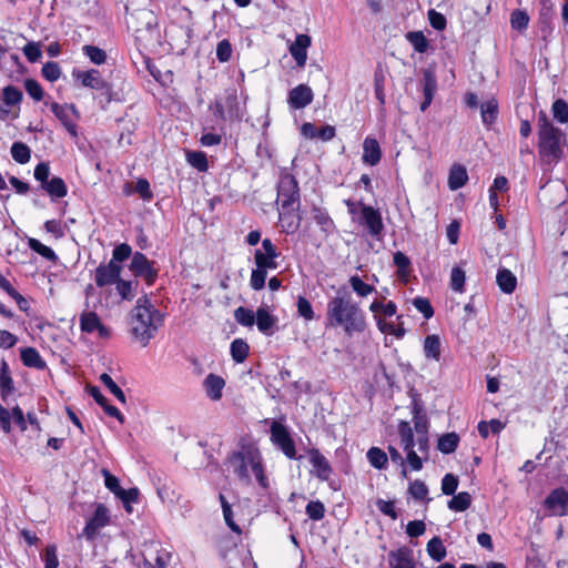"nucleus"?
I'll return each instance as SVG.
<instances>
[{
	"mask_svg": "<svg viewBox=\"0 0 568 568\" xmlns=\"http://www.w3.org/2000/svg\"><path fill=\"white\" fill-rule=\"evenodd\" d=\"M326 321L327 326L342 327L349 336L363 332L366 326L364 312L348 294H338L329 300Z\"/></svg>",
	"mask_w": 568,
	"mask_h": 568,
	"instance_id": "nucleus-1",
	"label": "nucleus"
},
{
	"mask_svg": "<svg viewBox=\"0 0 568 568\" xmlns=\"http://www.w3.org/2000/svg\"><path fill=\"white\" fill-rule=\"evenodd\" d=\"M129 325L133 338L145 347L163 325V314L144 295L131 311Z\"/></svg>",
	"mask_w": 568,
	"mask_h": 568,
	"instance_id": "nucleus-2",
	"label": "nucleus"
},
{
	"mask_svg": "<svg viewBox=\"0 0 568 568\" xmlns=\"http://www.w3.org/2000/svg\"><path fill=\"white\" fill-rule=\"evenodd\" d=\"M538 140L539 154L547 161H556L561 156L566 135L554 126L545 112L538 115Z\"/></svg>",
	"mask_w": 568,
	"mask_h": 568,
	"instance_id": "nucleus-3",
	"label": "nucleus"
},
{
	"mask_svg": "<svg viewBox=\"0 0 568 568\" xmlns=\"http://www.w3.org/2000/svg\"><path fill=\"white\" fill-rule=\"evenodd\" d=\"M398 433L400 436V444L403 449L407 453V462L412 469L420 470L423 467L422 457L416 454L414 446L417 445L418 450L423 454L424 458L428 457V435L417 436L414 440L413 429L408 422L402 420L398 425Z\"/></svg>",
	"mask_w": 568,
	"mask_h": 568,
	"instance_id": "nucleus-4",
	"label": "nucleus"
},
{
	"mask_svg": "<svg viewBox=\"0 0 568 568\" xmlns=\"http://www.w3.org/2000/svg\"><path fill=\"white\" fill-rule=\"evenodd\" d=\"M277 203L280 205V216L286 220V213L296 211L300 205V190L295 178L290 173L282 174L277 186Z\"/></svg>",
	"mask_w": 568,
	"mask_h": 568,
	"instance_id": "nucleus-5",
	"label": "nucleus"
},
{
	"mask_svg": "<svg viewBox=\"0 0 568 568\" xmlns=\"http://www.w3.org/2000/svg\"><path fill=\"white\" fill-rule=\"evenodd\" d=\"M271 440L291 459L296 457L295 444L287 428L278 422L271 425Z\"/></svg>",
	"mask_w": 568,
	"mask_h": 568,
	"instance_id": "nucleus-6",
	"label": "nucleus"
},
{
	"mask_svg": "<svg viewBox=\"0 0 568 568\" xmlns=\"http://www.w3.org/2000/svg\"><path fill=\"white\" fill-rule=\"evenodd\" d=\"M50 109L68 132L71 135L77 136L75 120L79 119V112L75 106L73 104H59L57 102H52L50 104Z\"/></svg>",
	"mask_w": 568,
	"mask_h": 568,
	"instance_id": "nucleus-7",
	"label": "nucleus"
},
{
	"mask_svg": "<svg viewBox=\"0 0 568 568\" xmlns=\"http://www.w3.org/2000/svg\"><path fill=\"white\" fill-rule=\"evenodd\" d=\"M130 270L135 276L144 278L148 285L153 284L158 276V271L154 270L153 263L140 252L134 253L130 264Z\"/></svg>",
	"mask_w": 568,
	"mask_h": 568,
	"instance_id": "nucleus-8",
	"label": "nucleus"
},
{
	"mask_svg": "<svg viewBox=\"0 0 568 568\" xmlns=\"http://www.w3.org/2000/svg\"><path fill=\"white\" fill-rule=\"evenodd\" d=\"M362 223L367 227L369 234L379 240L384 230L381 213L374 207L361 204Z\"/></svg>",
	"mask_w": 568,
	"mask_h": 568,
	"instance_id": "nucleus-9",
	"label": "nucleus"
},
{
	"mask_svg": "<svg viewBox=\"0 0 568 568\" xmlns=\"http://www.w3.org/2000/svg\"><path fill=\"white\" fill-rule=\"evenodd\" d=\"M75 77L81 81L83 87L101 91L106 97V100L110 101L111 89L109 84L101 78L98 70L92 69L90 71H79Z\"/></svg>",
	"mask_w": 568,
	"mask_h": 568,
	"instance_id": "nucleus-10",
	"label": "nucleus"
},
{
	"mask_svg": "<svg viewBox=\"0 0 568 568\" xmlns=\"http://www.w3.org/2000/svg\"><path fill=\"white\" fill-rule=\"evenodd\" d=\"M122 266L114 261L102 264L95 270V284L103 287L116 283L120 278Z\"/></svg>",
	"mask_w": 568,
	"mask_h": 568,
	"instance_id": "nucleus-11",
	"label": "nucleus"
},
{
	"mask_svg": "<svg viewBox=\"0 0 568 568\" xmlns=\"http://www.w3.org/2000/svg\"><path fill=\"white\" fill-rule=\"evenodd\" d=\"M545 506L554 516L566 515L568 506V491L564 488L554 489L545 499Z\"/></svg>",
	"mask_w": 568,
	"mask_h": 568,
	"instance_id": "nucleus-12",
	"label": "nucleus"
},
{
	"mask_svg": "<svg viewBox=\"0 0 568 568\" xmlns=\"http://www.w3.org/2000/svg\"><path fill=\"white\" fill-rule=\"evenodd\" d=\"M312 44V39L308 34H297L295 40L290 44L288 51L296 64L304 68L307 60V50Z\"/></svg>",
	"mask_w": 568,
	"mask_h": 568,
	"instance_id": "nucleus-13",
	"label": "nucleus"
},
{
	"mask_svg": "<svg viewBox=\"0 0 568 568\" xmlns=\"http://www.w3.org/2000/svg\"><path fill=\"white\" fill-rule=\"evenodd\" d=\"M313 99V90L306 84H298L288 92L287 103L293 109H304Z\"/></svg>",
	"mask_w": 568,
	"mask_h": 568,
	"instance_id": "nucleus-14",
	"label": "nucleus"
},
{
	"mask_svg": "<svg viewBox=\"0 0 568 568\" xmlns=\"http://www.w3.org/2000/svg\"><path fill=\"white\" fill-rule=\"evenodd\" d=\"M80 328L84 333L98 332L100 337L108 338L110 331L102 324L95 312H83L80 315Z\"/></svg>",
	"mask_w": 568,
	"mask_h": 568,
	"instance_id": "nucleus-15",
	"label": "nucleus"
},
{
	"mask_svg": "<svg viewBox=\"0 0 568 568\" xmlns=\"http://www.w3.org/2000/svg\"><path fill=\"white\" fill-rule=\"evenodd\" d=\"M109 523L108 509L103 505H99L93 517L87 523L83 535L87 539L92 540L97 536L99 529Z\"/></svg>",
	"mask_w": 568,
	"mask_h": 568,
	"instance_id": "nucleus-16",
	"label": "nucleus"
},
{
	"mask_svg": "<svg viewBox=\"0 0 568 568\" xmlns=\"http://www.w3.org/2000/svg\"><path fill=\"white\" fill-rule=\"evenodd\" d=\"M248 448L243 452L234 453L230 457V464L233 467V471L237 477L246 483L250 481V464H248Z\"/></svg>",
	"mask_w": 568,
	"mask_h": 568,
	"instance_id": "nucleus-17",
	"label": "nucleus"
},
{
	"mask_svg": "<svg viewBox=\"0 0 568 568\" xmlns=\"http://www.w3.org/2000/svg\"><path fill=\"white\" fill-rule=\"evenodd\" d=\"M301 133L306 139H320L324 142L331 141L335 136V128L324 125L317 129L313 123L306 122L301 126Z\"/></svg>",
	"mask_w": 568,
	"mask_h": 568,
	"instance_id": "nucleus-18",
	"label": "nucleus"
},
{
	"mask_svg": "<svg viewBox=\"0 0 568 568\" xmlns=\"http://www.w3.org/2000/svg\"><path fill=\"white\" fill-rule=\"evenodd\" d=\"M310 462L314 468V474L321 480H328L332 474V467L324 455L318 450L311 452Z\"/></svg>",
	"mask_w": 568,
	"mask_h": 568,
	"instance_id": "nucleus-19",
	"label": "nucleus"
},
{
	"mask_svg": "<svg viewBox=\"0 0 568 568\" xmlns=\"http://www.w3.org/2000/svg\"><path fill=\"white\" fill-rule=\"evenodd\" d=\"M382 151L376 139L367 136L363 143V162L376 165L381 161Z\"/></svg>",
	"mask_w": 568,
	"mask_h": 568,
	"instance_id": "nucleus-20",
	"label": "nucleus"
},
{
	"mask_svg": "<svg viewBox=\"0 0 568 568\" xmlns=\"http://www.w3.org/2000/svg\"><path fill=\"white\" fill-rule=\"evenodd\" d=\"M390 568H415L412 550L399 548L389 554Z\"/></svg>",
	"mask_w": 568,
	"mask_h": 568,
	"instance_id": "nucleus-21",
	"label": "nucleus"
},
{
	"mask_svg": "<svg viewBox=\"0 0 568 568\" xmlns=\"http://www.w3.org/2000/svg\"><path fill=\"white\" fill-rule=\"evenodd\" d=\"M248 464L252 474L262 487H267V479L262 466V457L257 449L248 448Z\"/></svg>",
	"mask_w": 568,
	"mask_h": 568,
	"instance_id": "nucleus-22",
	"label": "nucleus"
},
{
	"mask_svg": "<svg viewBox=\"0 0 568 568\" xmlns=\"http://www.w3.org/2000/svg\"><path fill=\"white\" fill-rule=\"evenodd\" d=\"M255 322L261 333L265 335L273 334V327L276 324V317L273 316L266 307H258L255 315Z\"/></svg>",
	"mask_w": 568,
	"mask_h": 568,
	"instance_id": "nucleus-23",
	"label": "nucleus"
},
{
	"mask_svg": "<svg viewBox=\"0 0 568 568\" xmlns=\"http://www.w3.org/2000/svg\"><path fill=\"white\" fill-rule=\"evenodd\" d=\"M224 385V379L215 374H209L204 379L206 394L213 400H219L222 397Z\"/></svg>",
	"mask_w": 568,
	"mask_h": 568,
	"instance_id": "nucleus-24",
	"label": "nucleus"
},
{
	"mask_svg": "<svg viewBox=\"0 0 568 568\" xmlns=\"http://www.w3.org/2000/svg\"><path fill=\"white\" fill-rule=\"evenodd\" d=\"M467 181H468V174H467L465 166H463L460 164L453 165L449 171V176H448L449 189L453 191L458 190L462 186H464Z\"/></svg>",
	"mask_w": 568,
	"mask_h": 568,
	"instance_id": "nucleus-25",
	"label": "nucleus"
},
{
	"mask_svg": "<svg viewBox=\"0 0 568 568\" xmlns=\"http://www.w3.org/2000/svg\"><path fill=\"white\" fill-rule=\"evenodd\" d=\"M225 108L227 109V113L231 119L241 120L244 116V105L241 104L235 91L227 93L225 99Z\"/></svg>",
	"mask_w": 568,
	"mask_h": 568,
	"instance_id": "nucleus-26",
	"label": "nucleus"
},
{
	"mask_svg": "<svg viewBox=\"0 0 568 568\" xmlns=\"http://www.w3.org/2000/svg\"><path fill=\"white\" fill-rule=\"evenodd\" d=\"M21 361L28 367L42 369L45 367L44 361L41 358L39 352L33 347H26L21 349Z\"/></svg>",
	"mask_w": 568,
	"mask_h": 568,
	"instance_id": "nucleus-27",
	"label": "nucleus"
},
{
	"mask_svg": "<svg viewBox=\"0 0 568 568\" xmlns=\"http://www.w3.org/2000/svg\"><path fill=\"white\" fill-rule=\"evenodd\" d=\"M497 284L504 293H513L517 285L516 276L507 268H501L497 273Z\"/></svg>",
	"mask_w": 568,
	"mask_h": 568,
	"instance_id": "nucleus-28",
	"label": "nucleus"
},
{
	"mask_svg": "<svg viewBox=\"0 0 568 568\" xmlns=\"http://www.w3.org/2000/svg\"><path fill=\"white\" fill-rule=\"evenodd\" d=\"M420 83L424 97L434 98L437 90V79L433 69L427 68L423 70Z\"/></svg>",
	"mask_w": 568,
	"mask_h": 568,
	"instance_id": "nucleus-29",
	"label": "nucleus"
},
{
	"mask_svg": "<svg viewBox=\"0 0 568 568\" xmlns=\"http://www.w3.org/2000/svg\"><path fill=\"white\" fill-rule=\"evenodd\" d=\"M480 112H481L483 123L485 125L493 124L496 121L497 114H498V103H497L496 99L491 98V99L485 101L480 105Z\"/></svg>",
	"mask_w": 568,
	"mask_h": 568,
	"instance_id": "nucleus-30",
	"label": "nucleus"
},
{
	"mask_svg": "<svg viewBox=\"0 0 568 568\" xmlns=\"http://www.w3.org/2000/svg\"><path fill=\"white\" fill-rule=\"evenodd\" d=\"M440 347L442 343L438 335H428L424 341V353L427 358L439 361Z\"/></svg>",
	"mask_w": 568,
	"mask_h": 568,
	"instance_id": "nucleus-31",
	"label": "nucleus"
},
{
	"mask_svg": "<svg viewBox=\"0 0 568 568\" xmlns=\"http://www.w3.org/2000/svg\"><path fill=\"white\" fill-rule=\"evenodd\" d=\"M52 197H63L67 195V185L61 178L54 176L41 186Z\"/></svg>",
	"mask_w": 568,
	"mask_h": 568,
	"instance_id": "nucleus-32",
	"label": "nucleus"
},
{
	"mask_svg": "<svg viewBox=\"0 0 568 568\" xmlns=\"http://www.w3.org/2000/svg\"><path fill=\"white\" fill-rule=\"evenodd\" d=\"M394 264L397 266V275L403 282L408 281L410 261L409 258L402 252H396L393 257Z\"/></svg>",
	"mask_w": 568,
	"mask_h": 568,
	"instance_id": "nucleus-33",
	"label": "nucleus"
},
{
	"mask_svg": "<svg viewBox=\"0 0 568 568\" xmlns=\"http://www.w3.org/2000/svg\"><path fill=\"white\" fill-rule=\"evenodd\" d=\"M12 389L13 382L10 375L9 366L6 362H2L0 368V390L3 400H6L7 395H9Z\"/></svg>",
	"mask_w": 568,
	"mask_h": 568,
	"instance_id": "nucleus-34",
	"label": "nucleus"
},
{
	"mask_svg": "<svg viewBox=\"0 0 568 568\" xmlns=\"http://www.w3.org/2000/svg\"><path fill=\"white\" fill-rule=\"evenodd\" d=\"M22 98H23L22 92L13 85H8V87L3 88V90H2V100H3V103L6 104V106H11V108L18 106L19 108V104L21 103Z\"/></svg>",
	"mask_w": 568,
	"mask_h": 568,
	"instance_id": "nucleus-35",
	"label": "nucleus"
},
{
	"mask_svg": "<svg viewBox=\"0 0 568 568\" xmlns=\"http://www.w3.org/2000/svg\"><path fill=\"white\" fill-rule=\"evenodd\" d=\"M459 437L456 433H447L439 437L438 449L444 454L454 453L458 446Z\"/></svg>",
	"mask_w": 568,
	"mask_h": 568,
	"instance_id": "nucleus-36",
	"label": "nucleus"
},
{
	"mask_svg": "<svg viewBox=\"0 0 568 568\" xmlns=\"http://www.w3.org/2000/svg\"><path fill=\"white\" fill-rule=\"evenodd\" d=\"M313 219L324 233L328 234L334 230V222L326 211L314 209Z\"/></svg>",
	"mask_w": 568,
	"mask_h": 568,
	"instance_id": "nucleus-37",
	"label": "nucleus"
},
{
	"mask_svg": "<svg viewBox=\"0 0 568 568\" xmlns=\"http://www.w3.org/2000/svg\"><path fill=\"white\" fill-rule=\"evenodd\" d=\"M248 345L241 338H236L231 343V355L236 363H242L248 355Z\"/></svg>",
	"mask_w": 568,
	"mask_h": 568,
	"instance_id": "nucleus-38",
	"label": "nucleus"
},
{
	"mask_svg": "<svg viewBox=\"0 0 568 568\" xmlns=\"http://www.w3.org/2000/svg\"><path fill=\"white\" fill-rule=\"evenodd\" d=\"M123 191L126 195H131L133 192H136L143 200L146 201L151 200L153 196L152 192L150 191V184L145 179L138 180L134 189H132L130 184H126Z\"/></svg>",
	"mask_w": 568,
	"mask_h": 568,
	"instance_id": "nucleus-39",
	"label": "nucleus"
},
{
	"mask_svg": "<svg viewBox=\"0 0 568 568\" xmlns=\"http://www.w3.org/2000/svg\"><path fill=\"white\" fill-rule=\"evenodd\" d=\"M407 41L413 45L415 51L424 53L428 49V40L420 31H412L406 34Z\"/></svg>",
	"mask_w": 568,
	"mask_h": 568,
	"instance_id": "nucleus-40",
	"label": "nucleus"
},
{
	"mask_svg": "<svg viewBox=\"0 0 568 568\" xmlns=\"http://www.w3.org/2000/svg\"><path fill=\"white\" fill-rule=\"evenodd\" d=\"M427 552L436 561H440L445 558L446 549L439 537H434L428 541Z\"/></svg>",
	"mask_w": 568,
	"mask_h": 568,
	"instance_id": "nucleus-41",
	"label": "nucleus"
},
{
	"mask_svg": "<svg viewBox=\"0 0 568 568\" xmlns=\"http://www.w3.org/2000/svg\"><path fill=\"white\" fill-rule=\"evenodd\" d=\"M471 504V497L468 493L463 491L458 495H455L449 501H448V508L455 511H464L467 508H469Z\"/></svg>",
	"mask_w": 568,
	"mask_h": 568,
	"instance_id": "nucleus-42",
	"label": "nucleus"
},
{
	"mask_svg": "<svg viewBox=\"0 0 568 568\" xmlns=\"http://www.w3.org/2000/svg\"><path fill=\"white\" fill-rule=\"evenodd\" d=\"M30 148L22 142H14L11 146V155L18 163L24 164L30 161Z\"/></svg>",
	"mask_w": 568,
	"mask_h": 568,
	"instance_id": "nucleus-43",
	"label": "nucleus"
},
{
	"mask_svg": "<svg viewBox=\"0 0 568 568\" xmlns=\"http://www.w3.org/2000/svg\"><path fill=\"white\" fill-rule=\"evenodd\" d=\"M29 246L32 251L37 252L38 254H40L41 256L49 261L55 262L58 260L57 254L51 247L42 244L40 241L36 239L29 240Z\"/></svg>",
	"mask_w": 568,
	"mask_h": 568,
	"instance_id": "nucleus-44",
	"label": "nucleus"
},
{
	"mask_svg": "<svg viewBox=\"0 0 568 568\" xmlns=\"http://www.w3.org/2000/svg\"><path fill=\"white\" fill-rule=\"evenodd\" d=\"M219 499H220V503L222 506L223 517H224L226 525L230 527V529L232 531L240 534L241 529H240L239 525H236L235 521L233 520V513H232L231 505L229 504V501L225 499L224 495H222V494H220Z\"/></svg>",
	"mask_w": 568,
	"mask_h": 568,
	"instance_id": "nucleus-45",
	"label": "nucleus"
},
{
	"mask_svg": "<svg viewBox=\"0 0 568 568\" xmlns=\"http://www.w3.org/2000/svg\"><path fill=\"white\" fill-rule=\"evenodd\" d=\"M367 459L377 469H383L387 464V455L377 447H372L367 452Z\"/></svg>",
	"mask_w": 568,
	"mask_h": 568,
	"instance_id": "nucleus-46",
	"label": "nucleus"
},
{
	"mask_svg": "<svg viewBox=\"0 0 568 568\" xmlns=\"http://www.w3.org/2000/svg\"><path fill=\"white\" fill-rule=\"evenodd\" d=\"M255 315L253 311L240 306L234 311V317L242 326L251 327L255 323Z\"/></svg>",
	"mask_w": 568,
	"mask_h": 568,
	"instance_id": "nucleus-47",
	"label": "nucleus"
},
{
	"mask_svg": "<svg viewBox=\"0 0 568 568\" xmlns=\"http://www.w3.org/2000/svg\"><path fill=\"white\" fill-rule=\"evenodd\" d=\"M349 284L353 291L361 297H365L375 291L374 286L364 283L358 275L351 276Z\"/></svg>",
	"mask_w": 568,
	"mask_h": 568,
	"instance_id": "nucleus-48",
	"label": "nucleus"
},
{
	"mask_svg": "<svg viewBox=\"0 0 568 568\" xmlns=\"http://www.w3.org/2000/svg\"><path fill=\"white\" fill-rule=\"evenodd\" d=\"M171 561V552L168 550L160 548L155 550L154 564L144 559V564L149 565L152 568H166Z\"/></svg>",
	"mask_w": 568,
	"mask_h": 568,
	"instance_id": "nucleus-49",
	"label": "nucleus"
},
{
	"mask_svg": "<svg viewBox=\"0 0 568 568\" xmlns=\"http://www.w3.org/2000/svg\"><path fill=\"white\" fill-rule=\"evenodd\" d=\"M276 258L277 257H268L267 255L262 254V250H256L254 253L256 267L264 271L275 270L277 267Z\"/></svg>",
	"mask_w": 568,
	"mask_h": 568,
	"instance_id": "nucleus-50",
	"label": "nucleus"
},
{
	"mask_svg": "<svg viewBox=\"0 0 568 568\" xmlns=\"http://www.w3.org/2000/svg\"><path fill=\"white\" fill-rule=\"evenodd\" d=\"M552 115L554 118L560 122V123H567L568 122V103L562 100L558 99L552 103Z\"/></svg>",
	"mask_w": 568,
	"mask_h": 568,
	"instance_id": "nucleus-51",
	"label": "nucleus"
},
{
	"mask_svg": "<svg viewBox=\"0 0 568 568\" xmlns=\"http://www.w3.org/2000/svg\"><path fill=\"white\" fill-rule=\"evenodd\" d=\"M187 162L195 169L201 172H205L207 170V160L204 153L191 151L186 153Z\"/></svg>",
	"mask_w": 568,
	"mask_h": 568,
	"instance_id": "nucleus-52",
	"label": "nucleus"
},
{
	"mask_svg": "<svg viewBox=\"0 0 568 568\" xmlns=\"http://www.w3.org/2000/svg\"><path fill=\"white\" fill-rule=\"evenodd\" d=\"M529 17L526 11L515 10L510 16V24L513 29L525 30L528 27Z\"/></svg>",
	"mask_w": 568,
	"mask_h": 568,
	"instance_id": "nucleus-53",
	"label": "nucleus"
},
{
	"mask_svg": "<svg viewBox=\"0 0 568 568\" xmlns=\"http://www.w3.org/2000/svg\"><path fill=\"white\" fill-rule=\"evenodd\" d=\"M466 275L460 267H454L450 274V287L456 292H464Z\"/></svg>",
	"mask_w": 568,
	"mask_h": 568,
	"instance_id": "nucleus-54",
	"label": "nucleus"
},
{
	"mask_svg": "<svg viewBox=\"0 0 568 568\" xmlns=\"http://www.w3.org/2000/svg\"><path fill=\"white\" fill-rule=\"evenodd\" d=\"M100 381L121 403H125V395L123 390L113 382L110 375L103 373L100 376Z\"/></svg>",
	"mask_w": 568,
	"mask_h": 568,
	"instance_id": "nucleus-55",
	"label": "nucleus"
},
{
	"mask_svg": "<svg viewBox=\"0 0 568 568\" xmlns=\"http://www.w3.org/2000/svg\"><path fill=\"white\" fill-rule=\"evenodd\" d=\"M116 291L123 300L131 301L135 295L133 282L120 280L116 282Z\"/></svg>",
	"mask_w": 568,
	"mask_h": 568,
	"instance_id": "nucleus-56",
	"label": "nucleus"
},
{
	"mask_svg": "<svg viewBox=\"0 0 568 568\" xmlns=\"http://www.w3.org/2000/svg\"><path fill=\"white\" fill-rule=\"evenodd\" d=\"M23 54L30 62H37L42 57L41 45L38 42H29L23 49Z\"/></svg>",
	"mask_w": 568,
	"mask_h": 568,
	"instance_id": "nucleus-57",
	"label": "nucleus"
},
{
	"mask_svg": "<svg viewBox=\"0 0 568 568\" xmlns=\"http://www.w3.org/2000/svg\"><path fill=\"white\" fill-rule=\"evenodd\" d=\"M83 51L94 64H102L105 62L106 54L102 49L94 45H84Z\"/></svg>",
	"mask_w": 568,
	"mask_h": 568,
	"instance_id": "nucleus-58",
	"label": "nucleus"
},
{
	"mask_svg": "<svg viewBox=\"0 0 568 568\" xmlns=\"http://www.w3.org/2000/svg\"><path fill=\"white\" fill-rule=\"evenodd\" d=\"M306 514L313 520H321L325 514V507L320 500L310 501L306 506Z\"/></svg>",
	"mask_w": 568,
	"mask_h": 568,
	"instance_id": "nucleus-59",
	"label": "nucleus"
},
{
	"mask_svg": "<svg viewBox=\"0 0 568 568\" xmlns=\"http://www.w3.org/2000/svg\"><path fill=\"white\" fill-rule=\"evenodd\" d=\"M266 276H267V271H264V270H261L257 267L254 268L252 271V275H251V280H250L251 287L255 291L262 290L265 285Z\"/></svg>",
	"mask_w": 568,
	"mask_h": 568,
	"instance_id": "nucleus-60",
	"label": "nucleus"
},
{
	"mask_svg": "<svg viewBox=\"0 0 568 568\" xmlns=\"http://www.w3.org/2000/svg\"><path fill=\"white\" fill-rule=\"evenodd\" d=\"M42 75L50 82L57 81L61 75V69L57 62H47L42 67Z\"/></svg>",
	"mask_w": 568,
	"mask_h": 568,
	"instance_id": "nucleus-61",
	"label": "nucleus"
},
{
	"mask_svg": "<svg viewBox=\"0 0 568 568\" xmlns=\"http://www.w3.org/2000/svg\"><path fill=\"white\" fill-rule=\"evenodd\" d=\"M408 491L415 499L423 500L428 494V488L424 481L415 480L410 483Z\"/></svg>",
	"mask_w": 568,
	"mask_h": 568,
	"instance_id": "nucleus-62",
	"label": "nucleus"
},
{
	"mask_svg": "<svg viewBox=\"0 0 568 568\" xmlns=\"http://www.w3.org/2000/svg\"><path fill=\"white\" fill-rule=\"evenodd\" d=\"M232 57V45L229 40L224 39L216 45V58L220 62H227Z\"/></svg>",
	"mask_w": 568,
	"mask_h": 568,
	"instance_id": "nucleus-63",
	"label": "nucleus"
},
{
	"mask_svg": "<svg viewBox=\"0 0 568 568\" xmlns=\"http://www.w3.org/2000/svg\"><path fill=\"white\" fill-rule=\"evenodd\" d=\"M297 312L298 315L305 318L306 321H312L314 318V312L311 303L303 296H300L297 300Z\"/></svg>",
	"mask_w": 568,
	"mask_h": 568,
	"instance_id": "nucleus-64",
	"label": "nucleus"
}]
</instances>
